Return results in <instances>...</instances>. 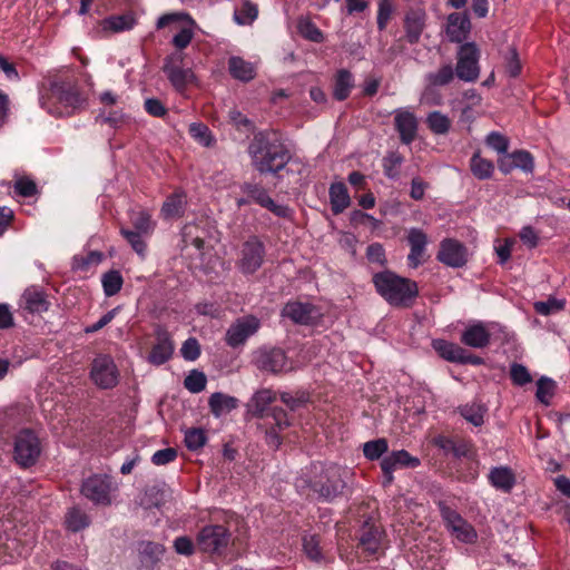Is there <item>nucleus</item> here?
<instances>
[{
  "mask_svg": "<svg viewBox=\"0 0 570 570\" xmlns=\"http://www.w3.org/2000/svg\"><path fill=\"white\" fill-rule=\"evenodd\" d=\"M42 109L55 117H69L86 108L87 92L71 70L48 75L39 89Z\"/></svg>",
  "mask_w": 570,
  "mask_h": 570,
  "instance_id": "1",
  "label": "nucleus"
},
{
  "mask_svg": "<svg viewBox=\"0 0 570 570\" xmlns=\"http://www.w3.org/2000/svg\"><path fill=\"white\" fill-rule=\"evenodd\" d=\"M347 476L348 472L337 464L313 465L296 479L295 487L311 501L334 503L352 494Z\"/></svg>",
  "mask_w": 570,
  "mask_h": 570,
  "instance_id": "2",
  "label": "nucleus"
},
{
  "mask_svg": "<svg viewBox=\"0 0 570 570\" xmlns=\"http://www.w3.org/2000/svg\"><path fill=\"white\" fill-rule=\"evenodd\" d=\"M248 155L257 171L274 175L284 169L292 158L281 134L276 130L256 132L248 145Z\"/></svg>",
  "mask_w": 570,
  "mask_h": 570,
  "instance_id": "3",
  "label": "nucleus"
},
{
  "mask_svg": "<svg viewBox=\"0 0 570 570\" xmlns=\"http://www.w3.org/2000/svg\"><path fill=\"white\" fill-rule=\"evenodd\" d=\"M275 400V392L263 389L252 396L248 404V411L252 416L262 420L259 429L264 430L265 442L273 450H277L281 446L283 442L281 432L291 425L288 414L284 409L271 406Z\"/></svg>",
  "mask_w": 570,
  "mask_h": 570,
  "instance_id": "4",
  "label": "nucleus"
},
{
  "mask_svg": "<svg viewBox=\"0 0 570 570\" xmlns=\"http://www.w3.org/2000/svg\"><path fill=\"white\" fill-rule=\"evenodd\" d=\"M372 282L377 294L393 307L409 308L419 296V286L415 281L389 269L375 273Z\"/></svg>",
  "mask_w": 570,
  "mask_h": 570,
  "instance_id": "5",
  "label": "nucleus"
},
{
  "mask_svg": "<svg viewBox=\"0 0 570 570\" xmlns=\"http://www.w3.org/2000/svg\"><path fill=\"white\" fill-rule=\"evenodd\" d=\"M265 258V243L257 235H252L239 246L236 267L244 276H252L264 265Z\"/></svg>",
  "mask_w": 570,
  "mask_h": 570,
  "instance_id": "6",
  "label": "nucleus"
},
{
  "mask_svg": "<svg viewBox=\"0 0 570 570\" xmlns=\"http://www.w3.org/2000/svg\"><path fill=\"white\" fill-rule=\"evenodd\" d=\"M232 540V533L223 524H208L203 527L196 537L197 548L215 557L225 556Z\"/></svg>",
  "mask_w": 570,
  "mask_h": 570,
  "instance_id": "7",
  "label": "nucleus"
},
{
  "mask_svg": "<svg viewBox=\"0 0 570 570\" xmlns=\"http://www.w3.org/2000/svg\"><path fill=\"white\" fill-rule=\"evenodd\" d=\"M118 490L114 478L108 474H92L81 484V494L95 505L108 507L112 503L114 493Z\"/></svg>",
  "mask_w": 570,
  "mask_h": 570,
  "instance_id": "8",
  "label": "nucleus"
},
{
  "mask_svg": "<svg viewBox=\"0 0 570 570\" xmlns=\"http://www.w3.org/2000/svg\"><path fill=\"white\" fill-rule=\"evenodd\" d=\"M436 505L445 528L455 537L456 540L466 544H473L476 542V530L455 509L450 507L443 500L438 501Z\"/></svg>",
  "mask_w": 570,
  "mask_h": 570,
  "instance_id": "9",
  "label": "nucleus"
},
{
  "mask_svg": "<svg viewBox=\"0 0 570 570\" xmlns=\"http://www.w3.org/2000/svg\"><path fill=\"white\" fill-rule=\"evenodd\" d=\"M41 454V443L31 429L20 430L14 438L13 459L21 468L35 465Z\"/></svg>",
  "mask_w": 570,
  "mask_h": 570,
  "instance_id": "10",
  "label": "nucleus"
},
{
  "mask_svg": "<svg viewBox=\"0 0 570 570\" xmlns=\"http://www.w3.org/2000/svg\"><path fill=\"white\" fill-rule=\"evenodd\" d=\"M480 49L475 42L462 43L456 52V77L465 82H474L480 76Z\"/></svg>",
  "mask_w": 570,
  "mask_h": 570,
  "instance_id": "11",
  "label": "nucleus"
},
{
  "mask_svg": "<svg viewBox=\"0 0 570 570\" xmlns=\"http://www.w3.org/2000/svg\"><path fill=\"white\" fill-rule=\"evenodd\" d=\"M119 370L109 354H98L91 362L90 380L101 390H111L119 382Z\"/></svg>",
  "mask_w": 570,
  "mask_h": 570,
  "instance_id": "12",
  "label": "nucleus"
},
{
  "mask_svg": "<svg viewBox=\"0 0 570 570\" xmlns=\"http://www.w3.org/2000/svg\"><path fill=\"white\" fill-rule=\"evenodd\" d=\"M355 537L357 539V548L366 557H373L382 550L384 530L374 518L367 517L356 530Z\"/></svg>",
  "mask_w": 570,
  "mask_h": 570,
  "instance_id": "13",
  "label": "nucleus"
},
{
  "mask_svg": "<svg viewBox=\"0 0 570 570\" xmlns=\"http://www.w3.org/2000/svg\"><path fill=\"white\" fill-rule=\"evenodd\" d=\"M184 55L174 52L165 58L163 71L167 76L171 86L179 92L184 91L195 79L190 68H184Z\"/></svg>",
  "mask_w": 570,
  "mask_h": 570,
  "instance_id": "14",
  "label": "nucleus"
},
{
  "mask_svg": "<svg viewBox=\"0 0 570 570\" xmlns=\"http://www.w3.org/2000/svg\"><path fill=\"white\" fill-rule=\"evenodd\" d=\"M155 343L153 344L147 362L155 366L167 363L174 355L175 343L171 334L163 325H157L154 330Z\"/></svg>",
  "mask_w": 570,
  "mask_h": 570,
  "instance_id": "15",
  "label": "nucleus"
},
{
  "mask_svg": "<svg viewBox=\"0 0 570 570\" xmlns=\"http://www.w3.org/2000/svg\"><path fill=\"white\" fill-rule=\"evenodd\" d=\"M259 326V320L253 315L237 318L227 330L226 344L233 348L243 345L258 331Z\"/></svg>",
  "mask_w": 570,
  "mask_h": 570,
  "instance_id": "16",
  "label": "nucleus"
},
{
  "mask_svg": "<svg viewBox=\"0 0 570 570\" xmlns=\"http://www.w3.org/2000/svg\"><path fill=\"white\" fill-rule=\"evenodd\" d=\"M242 191L261 207L268 209L277 217L285 218L288 215V207L276 204L268 195L267 190L257 183H244Z\"/></svg>",
  "mask_w": 570,
  "mask_h": 570,
  "instance_id": "17",
  "label": "nucleus"
},
{
  "mask_svg": "<svg viewBox=\"0 0 570 570\" xmlns=\"http://www.w3.org/2000/svg\"><path fill=\"white\" fill-rule=\"evenodd\" d=\"M436 258L446 266L459 268L466 264L468 250L459 240L445 238L440 244V250Z\"/></svg>",
  "mask_w": 570,
  "mask_h": 570,
  "instance_id": "18",
  "label": "nucleus"
},
{
  "mask_svg": "<svg viewBox=\"0 0 570 570\" xmlns=\"http://www.w3.org/2000/svg\"><path fill=\"white\" fill-rule=\"evenodd\" d=\"M256 366L273 374L286 370L288 361L284 350L279 347L259 350L255 357Z\"/></svg>",
  "mask_w": 570,
  "mask_h": 570,
  "instance_id": "19",
  "label": "nucleus"
},
{
  "mask_svg": "<svg viewBox=\"0 0 570 570\" xmlns=\"http://www.w3.org/2000/svg\"><path fill=\"white\" fill-rule=\"evenodd\" d=\"M208 226L209 223L206 218H200L191 223H186L180 232V249L184 250L189 245H193L198 250H203L205 246V238L208 235Z\"/></svg>",
  "mask_w": 570,
  "mask_h": 570,
  "instance_id": "20",
  "label": "nucleus"
},
{
  "mask_svg": "<svg viewBox=\"0 0 570 570\" xmlns=\"http://www.w3.org/2000/svg\"><path fill=\"white\" fill-rule=\"evenodd\" d=\"M282 316L289 318L295 324L312 325L320 314L313 304L293 301L285 304Z\"/></svg>",
  "mask_w": 570,
  "mask_h": 570,
  "instance_id": "21",
  "label": "nucleus"
},
{
  "mask_svg": "<svg viewBox=\"0 0 570 570\" xmlns=\"http://www.w3.org/2000/svg\"><path fill=\"white\" fill-rule=\"evenodd\" d=\"M425 27L426 13L423 9L411 8L405 12L403 20L404 38L410 45H415L420 41Z\"/></svg>",
  "mask_w": 570,
  "mask_h": 570,
  "instance_id": "22",
  "label": "nucleus"
},
{
  "mask_svg": "<svg viewBox=\"0 0 570 570\" xmlns=\"http://www.w3.org/2000/svg\"><path fill=\"white\" fill-rule=\"evenodd\" d=\"M446 36L451 42L462 43L471 31V21L465 12H452L446 19Z\"/></svg>",
  "mask_w": 570,
  "mask_h": 570,
  "instance_id": "23",
  "label": "nucleus"
},
{
  "mask_svg": "<svg viewBox=\"0 0 570 570\" xmlns=\"http://www.w3.org/2000/svg\"><path fill=\"white\" fill-rule=\"evenodd\" d=\"M394 127L404 145L412 144L417 135V119L409 110H397L394 117Z\"/></svg>",
  "mask_w": 570,
  "mask_h": 570,
  "instance_id": "24",
  "label": "nucleus"
},
{
  "mask_svg": "<svg viewBox=\"0 0 570 570\" xmlns=\"http://www.w3.org/2000/svg\"><path fill=\"white\" fill-rule=\"evenodd\" d=\"M187 208V195L183 189H177L168 195L160 208V217L165 220L177 219L184 216Z\"/></svg>",
  "mask_w": 570,
  "mask_h": 570,
  "instance_id": "25",
  "label": "nucleus"
},
{
  "mask_svg": "<svg viewBox=\"0 0 570 570\" xmlns=\"http://www.w3.org/2000/svg\"><path fill=\"white\" fill-rule=\"evenodd\" d=\"M410 245V254L407 255V264L412 268H416L423 262L425 247L428 245L426 234L419 228H411L407 236Z\"/></svg>",
  "mask_w": 570,
  "mask_h": 570,
  "instance_id": "26",
  "label": "nucleus"
},
{
  "mask_svg": "<svg viewBox=\"0 0 570 570\" xmlns=\"http://www.w3.org/2000/svg\"><path fill=\"white\" fill-rule=\"evenodd\" d=\"M460 341L473 348H484L490 344L491 333L482 322H476L462 332Z\"/></svg>",
  "mask_w": 570,
  "mask_h": 570,
  "instance_id": "27",
  "label": "nucleus"
},
{
  "mask_svg": "<svg viewBox=\"0 0 570 570\" xmlns=\"http://www.w3.org/2000/svg\"><path fill=\"white\" fill-rule=\"evenodd\" d=\"M454 68L451 63L441 66L436 71L429 72L425 76L426 87L424 97L430 99V95L434 92V88L444 87L451 83L455 77Z\"/></svg>",
  "mask_w": 570,
  "mask_h": 570,
  "instance_id": "28",
  "label": "nucleus"
},
{
  "mask_svg": "<svg viewBox=\"0 0 570 570\" xmlns=\"http://www.w3.org/2000/svg\"><path fill=\"white\" fill-rule=\"evenodd\" d=\"M164 552V546L158 542H141L138 548V557L141 568L153 570L161 560Z\"/></svg>",
  "mask_w": 570,
  "mask_h": 570,
  "instance_id": "29",
  "label": "nucleus"
},
{
  "mask_svg": "<svg viewBox=\"0 0 570 570\" xmlns=\"http://www.w3.org/2000/svg\"><path fill=\"white\" fill-rule=\"evenodd\" d=\"M355 87L353 73L347 69H338L333 79V98L337 101L346 100Z\"/></svg>",
  "mask_w": 570,
  "mask_h": 570,
  "instance_id": "30",
  "label": "nucleus"
},
{
  "mask_svg": "<svg viewBox=\"0 0 570 570\" xmlns=\"http://www.w3.org/2000/svg\"><path fill=\"white\" fill-rule=\"evenodd\" d=\"M488 479L493 488L504 493H509L515 484V475L509 466L492 468Z\"/></svg>",
  "mask_w": 570,
  "mask_h": 570,
  "instance_id": "31",
  "label": "nucleus"
},
{
  "mask_svg": "<svg viewBox=\"0 0 570 570\" xmlns=\"http://www.w3.org/2000/svg\"><path fill=\"white\" fill-rule=\"evenodd\" d=\"M21 302V306L31 314L47 312L50 305L46 294L36 288H27L22 294Z\"/></svg>",
  "mask_w": 570,
  "mask_h": 570,
  "instance_id": "32",
  "label": "nucleus"
},
{
  "mask_svg": "<svg viewBox=\"0 0 570 570\" xmlns=\"http://www.w3.org/2000/svg\"><path fill=\"white\" fill-rule=\"evenodd\" d=\"M331 210L334 215L342 214L351 205V197L346 185L343 181L331 184L330 190Z\"/></svg>",
  "mask_w": 570,
  "mask_h": 570,
  "instance_id": "33",
  "label": "nucleus"
},
{
  "mask_svg": "<svg viewBox=\"0 0 570 570\" xmlns=\"http://www.w3.org/2000/svg\"><path fill=\"white\" fill-rule=\"evenodd\" d=\"M228 71L234 79L242 82H248L256 76L254 65L238 56H232L228 59Z\"/></svg>",
  "mask_w": 570,
  "mask_h": 570,
  "instance_id": "34",
  "label": "nucleus"
},
{
  "mask_svg": "<svg viewBox=\"0 0 570 570\" xmlns=\"http://www.w3.org/2000/svg\"><path fill=\"white\" fill-rule=\"evenodd\" d=\"M385 464L392 469H416L421 465V460L417 456L412 455L406 450L392 451L385 455L382 460Z\"/></svg>",
  "mask_w": 570,
  "mask_h": 570,
  "instance_id": "35",
  "label": "nucleus"
},
{
  "mask_svg": "<svg viewBox=\"0 0 570 570\" xmlns=\"http://www.w3.org/2000/svg\"><path fill=\"white\" fill-rule=\"evenodd\" d=\"M458 412L466 422L479 428L484 424V416L488 412V407L481 402L473 401L471 403L460 405L458 407Z\"/></svg>",
  "mask_w": 570,
  "mask_h": 570,
  "instance_id": "36",
  "label": "nucleus"
},
{
  "mask_svg": "<svg viewBox=\"0 0 570 570\" xmlns=\"http://www.w3.org/2000/svg\"><path fill=\"white\" fill-rule=\"evenodd\" d=\"M210 412L214 416L219 417L225 413H229L238 406V400L234 396L215 392L208 400Z\"/></svg>",
  "mask_w": 570,
  "mask_h": 570,
  "instance_id": "37",
  "label": "nucleus"
},
{
  "mask_svg": "<svg viewBox=\"0 0 570 570\" xmlns=\"http://www.w3.org/2000/svg\"><path fill=\"white\" fill-rule=\"evenodd\" d=\"M469 166L472 175L479 180H487L493 176V161L482 157L480 150L473 153L470 158Z\"/></svg>",
  "mask_w": 570,
  "mask_h": 570,
  "instance_id": "38",
  "label": "nucleus"
},
{
  "mask_svg": "<svg viewBox=\"0 0 570 570\" xmlns=\"http://www.w3.org/2000/svg\"><path fill=\"white\" fill-rule=\"evenodd\" d=\"M432 346L443 360L456 364L461 363L464 348L460 345L445 340H434Z\"/></svg>",
  "mask_w": 570,
  "mask_h": 570,
  "instance_id": "39",
  "label": "nucleus"
},
{
  "mask_svg": "<svg viewBox=\"0 0 570 570\" xmlns=\"http://www.w3.org/2000/svg\"><path fill=\"white\" fill-rule=\"evenodd\" d=\"M90 523V517L78 507H72L66 512L65 525L68 531L73 533L79 532L88 528Z\"/></svg>",
  "mask_w": 570,
  "mask_h": 570,
  "instance_id": "40",
  "label": "nucleus"
},
{
  "mask_svg": "<svg viewBox=\"0 0 570 570\" xmlns=\"http://www.w3.org/2000/svg\"><path fill=\"white\" fill-rule=\"evenodd\" d=\"M258 17V7L250 0H242L240 6L234 11V21L239 26H249Z\"/></svg>",
  "mask_w": 570,
  "mask_h": 570,
  "instance_id": "41",
  "label": "nucleus"
},
{
  "mask_svg": "<svg viewBox=\"0 0 570 570\" xmlns=\"http://www.w3.org/2000/svg\"><path fill=\"white\" fill-rule=\"evenodd\" d=\"M135 23L136 20L131 14L110 16L101 21L102 29L112 32L130 30Z\"/></svg>",
  "mask_w": 570,
  "mask_h": 570,
  "instance_id": "42",
  "label": "nucleus"
},
{
  "mask_svg": "<svg viewBox=\"0 0 570 570\" xmlns=\"http://www.w3.org/2000/svg\"><path fill=\"white\" fill-rule=\"evenodd\" d=\"M404 161V157L399 151H389L382 159L384 175L390 179L400 177V167Z\"/></svg>",
  "mask_w": 570,
  "mask_h": 570,
  "instance_id": "43",
  "label": "nucleus"
},
{
  "mask_svg": "<svg viewBox=\"0 0 570 570\" xmlns=\"http://www.w3.org/2000/svg\"><path fill=\"white\" fill-rule=\"evenodd\" d=\"M130 222L134 227V232H139L145 235H151L156 227V223L153 220L151 215L146 210L132 213Z\"/></svg>",
  "mask_w": 570,
  "mask_h": 570,
  "instance_id": "44",
  "label": "nucleus"
},
{
  "mask_svg": "<svg viewBox=\"0 0 570 570\" xmlns=\"http://www.w3.org/2000/svg\"><path fill=\"white\" fill-rule=\"evenodd\" d=\"M101 284L105 295L111 297L120 292L124 278L119 271L110 269L102 275Z\"/></svg>",
  "mask_w": 570,
  "mask_h": 570,
  "instance_id": "45",
  "label": "nucleus"
},
{
  "mask_svg": "<svg viewBox=\"0 0 570 570\" xmlns=\"http://www.w3.org/2000/svg\"><path fill=\"white\" fill-rule=\"evenodd\" d=\"M120 234L140 257L144 258L146 256L147 243L145 240V237H148L149 235H145L139 232H134L132 229L125 227L120 228Z\"/></svg>",
  "mask_w": 570,
  "mask_h": 570,
  "instance_id": "46",
  "label": "nucleus"
},
{
  "mask_svg": "<svg viewBox=\"0 0 570 570\" xmlns=\"http://www.w3.org/2000/svg\"><path fill=\"white\" fill-rule=\"evenodd\" d=\"M428 128L435 135H445L451 128L450 118L441 111H432L426 117Z\"/></svg>",
  "mask_w": 570,
  "mask_h": 570,
  "instance_id": "47",
  "label": "nucleus"
},
{
  "mask_svg": "<svg viewBox=\"0 0 570 570\" xmlns=\"http://www.w3.org/2000/svg\"><path fill=\"white\" fill-rule=\"evenodd\" d=\"M389 451V442L384 438L367 441L363 444V454L370 461L382 458Z\"/></svg>",
  "mask_w": 570,
  "mask_h": 570,
  "instance_id": "48",
  "label": "nucleus"
},
{
  "mask_svg": "<svg viewBox=\"0 0 570 570\" xmlns=\"http://www.w3.org/2000/svg\"><path fill=\"white\" fill-rule=\"evenodd\" d=\"M102 253L91 250L86 255H76L72 259V269L88 272L91 266H96L102 261Z\"/></svg>",
  "mask_w": 570,
  "mask_h": 570,
  "instance_id": "49",
  "label": "nucleus"
},
{
  "mask_svg": "<svg viewBox=\"0 0 570 570\" xmlns=\"http://www.w3.org/2000/svg\"><path fill=\"white\" fill-rule=\"evenodd\" d=\"M207 377L204 372L193 370L184 380V386L190 393L197 394L206 389Z\"/></svg>",
  "mask_w": 570,
  "mask_h": 570,
  "instance_id": "50",
  "label": "nucleus"
},
{
  "mask_svg": "<svg viewBox=\"0 0 570 570\" xmlns=\"http://www.w3.org/2000/svg\"><path fill=\"white\" fill-rule=\"evenodd\" d=\"M190 136L205 147H210L215 142V138L208 128L204 124L194 122L189 126Z\"/></svg>",
  "mask_w": 570,
  "mask_h": 570,
  "instance_id": "51",
  "label": "nucleus"
},
{
  "mask_svg": "<svg viewBox=\"0 0 570 570\" xmlns=\"http://www.w3.org/2000/svg\"><path fill=\"white\" fill-rule=\"evenodd\" d=\"M566 306L564 299H558L556 297H549L547 301L535 302L533 307L534 311L543 316H548L562 311Z\"/></svg>",
  "mask_w": 570,
  "mask_h": 570,
  "instance_id": "52",
  "label": "nucleus"
},
{
  "mask_svg": "<svg viewBox=\"0 0 570 570\" xmlns=\"http://www.w3.org/2000/svg\"><path fill=\"white\" fill-rule=\"evenodd\" d=\"M479 465L478 458L466 460L464 466L456 470L458 480L465 483L474 482L479 478Z\"/></svg>",
  "mask_w": 570,
  "mask_h": 570,
  "instance_id": "53",
  "label": "nucleus"
},
{
  "mask_svg": "<svg viewBox=\"0 0 570 570\" xmlns=\"http://www.w3.org/2000/svg\"><path fill=\"white\" fill-rule=\"evenodd\" d=\"M320 543L321 540L316 534H306L303 537V550L308 559L313 561H321L323 559Z\"/></svg>",
  "mask_w": 570,
  "mask_h": 570,
  "instance_id": "54",
  "label": "nucleus"
},
{
  "mask_svg": "<svg viewBox=\"0 0 570 570\" xmlns=\"http://www.w3.org/2000/svg\"><path fill=\"white\" fill-rule=\"evenodd\" d=\"M184 441H185V445L188 450L197 451L205 445V443L207 441V436L203 429L191 428L185 432Z\"/></svg>",
  "mask_w": 570,
  "mask_h": 570,
  "instance_id": "55",
  "label": "nucleus"
},
{
  "mask_svg": "<svg viewBox=\"0 0 570 570\" xmlns=\"http://www.w3.org/2000/svg\"><path fill=\"white\" fill-rule=\"evenodd\" d=\"M452 455L456 459L464 458L471 460L478 458L476 450L471 440L455 438Z\"/></svg>",
  "mask_w": 570,
  "mask_h": 570,
  "instance_id": "56",
  "label": "nucleus"
},
{
  "mask_svg": "<svg viewBox=\"0 0 570 570\" xmlns=\"http://www.w3.org/2000/svg\"><path fill=\"white\" fill-rule=\"evenodd\" d=\"M514 168H519L524 173H532L534 169V159L528 150H514L511 153Z\"/></svg>",
  "mask_w": 570,
  "mask_h": 570,
  "instance_id": "57",
  "label": "nucleus"
},
{
  "mask_svg": "<svg viewBox=\"0 0 570 570\" xmlns=\"http://www.w3.org/2000/svg\"><path fill=\"white\" fill-rule=\"evenodd\" d=\"M299 33L307 40L313 42H322L324 35L321 29L312 21L305 19L298 22Z\"/></svg>",
  "mask_w": 570,
  "mask_h": 570,
  "instance_id": "58",
  "label": "nucleus"
},
{
  "mask_svg": "<svg viewBox=\"0 0 570 570\" xmlns=\"http://www.w3.org/2000/svg\"><path fill=\"white\" fill-rule=\"evenodd\" d=\"M376 23L380 31L386 29L392 18L394 7L392 0H379Z\"/></svg>",
  "mask_w": 570,
  "mask_h": 570,
  "instance_id": "59",
  "label": "nucleus"
},
{
  "mask_svg": "<svg viewBox=\"0 0 570 570\" xmlns=\"http://www.w3.org/2000/svg\"><path fill=\"white\" fill-rule=\"evenodd\" d=\"M556 390V382L549 377H541L537 382V399L544 404L549 403V399L552 397Z\"/></svg>",
  "mask_w": 570,
  "mask_h": 570,
  "instance_id": "60",
  "label": "nucleus"
},
{
  "mask_svg": "<svg viewBox=\"0 0 570 570\" xmlns=\"http://www.w3.org/2000/svg\"><path fill=\"white\" fill-rule=\"evenodd\" d=\"M485 144L499 154H507L510 141L504 135L498 131H491L485 138Z\"/></svg>",
  "mask_w": 570,
  "mask_h": 570,
  "instance_id": "61",
  "label": "nucleus"
},
{
  "mask_svg": "<svg viewBox=\"0 0 570 570\" xmlns=\"http://www.w3.org/2000/svg\"><path fill=\"white\" fill-rule=\"evenodd\" d=\"M181 356L184 360L194 362L196 361L202 353L200 344L196 337H188L181 345L180 348Z\"/></svg>",
  "mask_w": 570,
  "mask_h": 570,
  "instance_id": "62",
  "label": "nucleus"
},
{
  "mask_svg": "<svg viewBox=\"0 0 570 570\" xmlns=\"http://www.w3.org/2000/svg\"><path fill=\"white\" fill-rule=\"evenodd\" d=\"M14 191L21 197H32L37 194V184L29 177H19L14 181Z\"/></svg>",
  "mask_w": 570,
  "mask_h": 570,
  "instance_id": "63",
  "label": "nucleus"
},
{
  "mask_svg": "<svg viewBox=\"0 0 570 570\" xmlns=\"http://www.w3.org/2000/svg\"><path fill=\"white\" fill-rule=\"evenodd\" d=\"M510 377L513 384L523 386L532 381L528 368L519 363H513L510 367Z\"/></svg>",
  "mask_w": 570,
  "mask_h": 570,
  "instance_id": "64",
  "label": "nucleus"
}]
</instances>
